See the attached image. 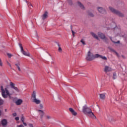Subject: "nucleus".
<instances>
[{
  "instance_id": "f257e3e1",
  "label": "nucleus",
  "mask_w": 127,
  "mask_h": 127,
  "mask_svg": "<svg viewBox=\"0 0 127 127\" xmlns=\"http://www.w3.org/2000/svg\"><path fill=\"white\" fill-rule=\"evenodd\" d=\"M1 91L2 92V97H3L4 99H6L7 97H9V99L11 98V95H12V93H9L7 88H5L3 89V87L1 86Z\"/></svg>"
},
{
  "instance_id": "f03ea898",
  "label": "nucleus",
  "mask_w": 127,
  "mask_h": 127,
  "mask_svg": "<svg viewBox=\"0 0 127 127\" xmlns=\"http://www.w3.org/2000/svg\"><path fill=\"white\" fill-rule=\"evenodd\" d=\"M32 100L33 103L36 104V105H39L41 103L40 100L36 98V92L33 91L32 94Z\"/></svg>"
},
{
  "instance_id": "7ed1b4c3",
  "label": "nucleus",
  "mask_w": 127,
  "mask_h": 127,
  "mask_svg": "<svg viewBox=\"0 0 127 127\" xmlns=\"http://www.w3.org/2000/svg\"><path fill=\"white\" fill-rule=\"evenodd\" d=\"M19 46L21 49V52L23 55L24 56H27V57H30V53L29 52H25L23 50V47H22V45L21 44H19Z\"/></svg>"
},
{
  "instance_id": "20e7f679",
  "label": "nucleus",
  "mask_w": 127,
  "mask_h": 127,
  "mask_svg": "<svg viewBox=\"0 0 127 127\" xmlns=\"http://www.w3.org/2000/svg\"><path fill=\"white\" fill-rule=\"evenodd\" d=\"M109 9L112 11V12H113V13H115V14H117V15H119V16H123V13H121L119 11H118L115 8H114L113 7L110 6Z\"/></svg>"
},
{
  "instance_id": "39448f33",
  "label": "nucleus",
  "mask_w": 127,
  "mask_h": 127,
  "mask_svg": "<svg viewBox=\"0 0 127 127\" xmlns=\"http://www.w3.org/2000/svg\"><path fill=\"white\" fill-rule=\"evenodd\" d=\"M86 59L88 61H92L94 60V54H93V53H92L90 51H89Z\"/></svg>"
},
{
  "instance_id": "423d86ee",
  "label": "nucleus",
  "mask_w": 127,
  "mask_h": 127,
  "mask_svg": "<svg viewBox=\"0 0 127 127\" xmlns=\"http://www.w3.org/2000/svg\"><path fill=\"white\" fill-rule=\"evenodd\" d=\"M91 111L92 110H91L90 108L88 107L87 105H85L82 107V112L85 115H87L89 112H91Z\"/></svg>"
},
{
  "instance_id": "0eeeda50",
  "label": "nucleus",
  "mask_w": 127,
  "mask_h": 127,
  "mask_svg": "<svg viewBox=\"0 0 127 127\" xmlns=\"http://www.w3.org/2000/svg\"><path fill=\"white\" fill-rule=\"evenodd\" d=\"M97 9L98 11L100 13H103V14L106 13V10L103 7L98 6L97 7Z\"/></svg>"
},
{
  "instance_id": "6e6552de",
  "label": "nucleus",
  "mask_w": 127,
  "mask_h": 127,
  "mask_svg": "<svg viewBox=\"0 0 127 127\" xmlns=\"http://www.w3.org/2000/svg\"><path fill=\"white\" fill-rule=\"evenodd\" d=\"M112 70H113L112 69V67H111L108 65H105L104 66V72H105L106 73H108V72H111V71H112Z\"/></svg>"
},
{
  "instance_id": "1a4fd4ad",
  "label": "nucleus",
  "mask_w": 127,
  "mask_h": 127,
  "mask_svg": "<svg viewBox=\"0 0 127 127\" xmlns=\"http://www.w3.org/2000/svg\"><path fill=\"white\" fill-rule=\"evenodd\" d=\"M87 116L92 118V119H96V116L94 115V113L91 111H89L87 114Z\"/></svg>"
},
{
  "instance_id": "9d476101",
  "label": "nucleus",
  "mask_w": 127,
  "mask_h": 127,
  "mask_svg": "<svg viewBox=\"0 0 127 127\" xmlns=\"http://www.w3.org/2000/svg\"><path fill=\"white\" fill-rule=\"evenodd\" d=\"M23 102V100H22V99H17L15 101V103L17 106H20V105H21V104H22Z\"/></svg>"
},
{
  "instance_id": "9b49d317",
  "label": "nucleus",
  "mask_w": 127,
  "mask_h": 127,
  "mask_svg": "<svg viewBox=\"0 0 127 127\" xmlns=\"http://www.w3.org/2000/svg\"><path fill=\"white\" fill-rule=\"evenodd\" d=\"M0 124L2 127H6L7 125V120H6V119H3L1 121Z\"/></svg>"
},
{
  "instance_id": "f8f14e48",
  "label": "nucleus",
  "mask_w": 127,
  "mask_h": 127,
  "mask_svg": "<svg viewBox=\"0 0 127 127\" xmlns=\"http://www.w3.org/2000/svg\"><path fill=\"white\" fill-rule=\"evenodd\" d=\"M69 111L71 113V114L72 115V116H75L77 114V112H76V111H75V110H74V109H73V108H69Z\"/></svg>"
},
{
  "instance_id": "ddd939ff",
  "label": "nucleus",
  "mask_w": 127,
  "mask_h": 127,
  "mask_svg": "<svg viewBox=\"0 0 127 127\" xmlns=\"http://www.w3.org/2000/svg\"><path fill=\"white\" fill-rule=\"evenodd\" d=\"M47 17H48V12L47 11H46L42 16V19H46Z\"/></svg>"
},
{
  "instance_id": "4468645a",
  "label": "nucleus",
  "mask_w": 127,
  "mask_h": 127,
  "mask_svg": "<svg viewBox=\"0 0 127 127\" xmlns=\"http://www.w3.org/2000/svg\"><path fill=\"white\" fill-rule=\"evenodd\" d=\"M76 4L77 5L80 6V7H81V8L82 9L85 8V7H84V5H83L81 2L78 1L76 2Z\"/></svg>"
},
{
  "instance_id": "2eb2a0df",
  "label": "nucleus",
  "mask_w": 127,
  "mask_h": 127,
  "mask_svg": "<svg viewBox=\"0 0 127 127\" xmlns=\"http://www.w3.org/2000/svg\"><path fill=\"white\" fill-rule=\"evenodd\" d=\"M98 35L102 39H105V38H106L105 35L101 32L98 33Z\"/></svg>"
},
{
  "instance_id": "dca6fc26",
  "label": "nucleus",
  "mask_w": 127,
  "mask_h": 127,
  "mask_svg": "<svg viewBox=\"0 0 127 127\" xmlns=\"http://www.w3.org/2000/svg\"><path fill=\"white\" fill-rule=\"evenodd\" d=\"M100 99H102V100H105V99H106V96L105 95V94H100Z\"/></svg>"
},
{
  "instance_id": "f3484780",
  "label": "nucleus",
  "mask_w": 127,
  "mask_h": 127,
  "mask_svg": "<svg viewBox=\"0 0 127 127\" xmlns=\"http://www.w3.org/2000/svg\"><path fill=\"white\" fill-rule=\"evenodd\" d=\"M91 34L93 37H94V38H96V39H99L97 35H96L94 32H91Z\"/></svg>"
},
{
  "instance_id": "a211bd4d",
  "label": "nucleus",
  "mask_w": 127,
  "mask_h": 127,
  "mask_svg": "<svg viewBox=\"0 0 127 127\" xmlns=\"http://www.w3.org/2000/svg\"><path fill=\"white\" fill-rule=\"evenodd\" d=\"M101 57V55L96 54L95 55H94V59H96V58H100V57Z\"/></svg>"
},
{
  "instance_id": "6ab92c4d",
  "label": "nucleus",
  "mask_w": 127,
  "mask_h": 127,
  "mask_svg": "<svg viewBox=\"0 0 127 127\" xmlns=\"http://www.w3.org/2000/svg\"><path fill=\"white\" fill-rule=\"evenodd\" d=\"M13 89L16 92V93H19L20 92L19 89H18L16 87H13Z\"/></svg>"
},
{
  "instance_id": "aec40b11",
  "label": "nucleus",
  "mask_w": 127,
  "mask_h": 127,
  "mask_svg": "<svg viewBox=\"0 0 127 127\" xmlns=\"http://www.w3.org/2000/svg\"><path fill=\"white\" fill-rule=\"evenodd\" d=\"M110 39L112 41L113 43H115V44H120V41H118L117 42H115L114 40H113V39H112V38H110Z\"/></svg>"
},
{
  "instance_id": "412c9836",
  "label": "nucleus",
  "mask_w": 127,
  "mask_h": 127,
  "mask_svg": "<svg viewBox=\"0 0 127 127\" xmlns=\"http://www.w3.org/2000/svg\"><path fill=\"white\" fill-rule=\"evenodd\" d=\"M116 23L115 22H112L111 24V27L112 28H115V27H116Z\"/></svg>"
},
{
  "instance_id": "4be33fe9",
  "label": "nucleus",
  "mask_w": 127,
  "mask_h": 127,
  "mask_svg": "<svg viewBox=\"0 0 127 127\" xmlns=\"http://www.w3.org/2000/svg\"><path fill=\"white\" fill-rule=\"evenodd\" d=\"M80 42L82 43V44H83V45H86V42H85V40L84 39H81L80 40Z\"/></svg>"
},
{
  "instance_id": "5701e85b",
  "label": "nucleus",
  "mask_w": 127,
  "mask_h": 127,
  "mask_svg": "<svg viewBox=\"0 0 127 127\" xmlns=\"http://www.w3.org/2000/svg\"><path fill=\"white\" fill-rule=\"evenodd\" d=\"M100 58H101V59H103V60H107V57L105 56H103L102 55H100Z\"/></svg>"
},
{
  "instance_id": "b1692460",
  "label": "nucleus",
  "mask_w": 127,
  "mask_h": 127,
  "mask_svg": "<svg viewBox=\"0 0 127 127\" xmlns=\"http://www.w3.org/2000/svg\"><path fill=\"white\" fill-rule=\"evenodd\" d=\"M3 100L0 98V106H1V105H3Z\"/></svg>"
},
{
  "instance_id": "393cba45",
  "label": "nucleus",
  "mask_w": 127,
  "mask_h": 127,
  "mask_svg": "<svg viewBox=\"0 0 127 127\" xmlns=\"http://www.w3.org/2000/svg\"><path fill=\"white\" fill-rule=\"evenodd\" d=\"M113 79L114 80H115V79H117V73H116L115 72L113 73Z\"/></svg>"
},
{
  "instance_id": "a878e982",
  "label": "nucleus",
  "mask_w": 127,
  "mask_h": 127,
  "mask_svg": "<svg viewBox=\"0 0 127 127\" xmlns=\"http://www.w3.org/2000/svg\"><path fill=\"white\" fill-rule=\"evenodd\" d=\"M58 47H59V52H62V48L61 47H60V45L59 44H58Z\"/></svg>"
},
{
  "instance_id": "bb28decb",
  "label": "nucleus",
  "mask_w": 127,
  "mask_h": 127,
  "mask_svg": "<svg viewBox=\"0 0 127 127\" xmlns=\"http://www.w3.org/2000/svg\"><path fill=\"white\" fill-rule=\"evenodd\" d=\"M15 65H16V66H17V68L18 71H21V70L20 69V67H19V64H16Z\"/></svg>"
},
{
  "instance_id": "cd10ccee",
  "label": "nucleus",
  "mask_w": 127,
  "mask_h": 127,
  "mask_svg": "<svg viewBox=\"0 0 127 127\" xmlns=\"http://www.w3.org/2000/svg\"><path fill=\"white\" fill-rule=\"evenodd\" d=\"M24 120H25L24 116H22L21 117V121L22 123H23L24 122Z\"/></svg>"
},
{
  "instance_id": "c85d7f7f",
  "label": "nucleus",
  "mask_w": 127,
  "mask_h": 127,
  "mask_svg": "<svg viewBox=\"0 0 127 127\" xmlns=\"http://www.w3.org/2000/svg\"><path fill=\"white\" fill-rule=\"evenodd\" d=\"M10 86H11V88H12V89H13V87H15V86H14V84H13L12 82L10 83Z\"/></svg>"
},
{
  "instance_id": "c756f323",
  "label": "nucleus",
  "mask_w": 127,
  "mask_h": 127,
  "mask_svg": "<svg viewBox=\"0 0 127 127\" xmlns=\"http://www.w3.org/2000/svg\"><path fill=\"white\" fill-rule=\"evenodd\" d=\"M7 55L8 58H11V57H12V55L11 54H7Z\"/></svg>"
},
{
  "instance_id": "7c9ffc66",
  "label": "nucleus",
  "mask_w": 127,
  "mask_h": 127,
  "mask_svg": "<svg viewBox=\"0 0 127 127\" xmlns=\"http://www.w3.org/2000/svg\"><path fill=\"white\" fill-rule=\"evenodd\" d=\"M46 119H47L48 120H50L51 119V116H49V115H47L46 116Z\"/></svg>"
},
{
  "instance_id": "2f4dec72",
  "label": "nucleus",
  "mask_w": 127,
  "mask_h": 127,
  "mask_svg": "<svg viewBox=\"0 0 127 127\" xmlns=\"http://www.w3.org/2000/svg\"><path fill=\"white\" fill-rule=\"evenodd\" d=\"M38 111L40 114H44V112H43L42 110H39Z\"/></svg>"
},
{
  "instance_id": "473e14b6",
  "label": "nucleus",
  "mask_w": 127,
  "mask_h": 127,
  "mask_svg": "<svg viewBox=\"0 0 127 127\" xmlns=\"http://www.w3.org/2000/svg\"><path fill=\"white\" fill-rule=\"evenodd\" d=\"M67 1L70 5L72 4V0H67Z\"/></svg>"
},
{
  "instance_id": "72a5a7b5",
  "label": "nucleus",
  "mask_w": 127,
  "mask_h": 127,
  "mask_svg": "<svg viewBox=\"0 0 127 127\" xmlns=\"http://www.w3.org/2000/svg\"><path fill=\"white\" fill-rule=\"evenodd\" d=\"M39 107H40V109H41V110H42V109H43V105L41 104L39 105Z\"/></svg>"
},
{
  "instance_id": "f704fd0d",
  "label": "nucleus",
  "mask_w": 127,
  "mask_h": 127,
  "mask_svg": "<svg viewBox=\"0 0 127 127\" xmlns=\"http://www.w3.org/2000/svg\"><path fill=\"white\" fill-rule=\"evenodd\" d=\"M89 16H91L92 17H93V16H94V14H93V13H89Z\"/></svg>"
},
{
  "instance_id": "c9c22d12",
  "label": "nucleus",
  "mask_w": 127,
  "mask_h": 127,
  "mask_svg": "<svg viewBox=\"0 0 127 127\" xmlns=\"http://www.w3.org/2000/svg\"><path fill=\"white\" fill-rule=\"evenodd\" d=\"M15 121H19V117H16L15 118Z\"/></svg>"
},
{
  "instance_id": "e433bc0d",
  "label": "nucleus",
  "mask_w": 127,
  "mask_h": 127,
  "mask_svg": "<svg viewBox=\"0 0 127 127\" xmlns=\"http://www.w3.org/2000/svg\"><path fill=\"white\" fill-rule=\"evenodd\" d=\"M113 51L115 53L116 55L118 57H119V54L117 53V52H116L115 51Z\"/></svg>"
},
{
  "instance_id": "4c0bfd02",
  "label": "nucleus",
  "mask_w": 127,
  "mask_h": 127,
  "mask_svg": "<svg viewBox=\"0 0 127 127\" xmlns=\"http://www.w3.org/2000/svg\"><path fill=\"white\" fill-rule=\"evenodd\" d=\"M17 115V114H16V113H14L12 114L13 117H16Z\"/></svg>"
},
{
  "instance_id": "58836bf2",
  "label": "nucleus",
  "mask_w": 127,
  "mask_h": 127,
  "mask_svg": "<svg viewBox=\"0 0 127 127\" xmlns=\"http://www.w3.org/2000/svg\"><path fill=\"white\" fill-rule=\"evenodd\" d=\"M7 64L9 67H11V64H10V63H8V62H7Z\"/></svg>"
},
{
  "instance_id": "ea45409f",
  "label": "nucleus",
  "mask_w": 127,
  "mask_h": 127,
  "mask_svg": "<svg viewBox=\"0 0 127 127\" xmlns=\"http://www.w3.org/2000/svg\"><path fill=\"white\" fill-rule=\"evenodd\" d=\"M0 66H2V63L1 62V60L0 59Z\"/></svg>"
},
{
  "instance_id": "a19ab883",
  "label": "nucleus",
  "mask_w": 127,
  "mask_h": 127,
  "mask_svg": "<svg viewBox=\"0 0 127 127\" xmlns=\"http://www.w3.org/2000/svg\"><path fill=\"white\" fill-rule=\"evenodd\" d=\"M29 127H33V125L31 124H29Z\"/></svg>"
},
{
  "instance_id": "79ce46f5",
  "label": "nucleus",
  "mask_w": 127,
  "mask_h": 127,
  "mask_svg": "<svg viewBox=\"0 0 127 127\" xmlns=\"http://www.w3.org/2000/svg\"><path fill=\"white\" fill-rule=\"evenodd\" d=\"M22 123H23L24 126H25V127H26V126H27V124H26V123H24V122H22Z\"/></svg>"
},
{
  "instance_id": "37998d69",
  "label": "nucleus",
  "mask_w": 127,
  "mask_h": 127,
  "mask_svg": "<svg viewBox=\"0 0 127 127\" xmlns=\"http://www.w3.org/2000/svg\"><path fill=\"white\" fill-rule=\"evenodd\" d=\"M72 35H73V36H74V34H75V33L74 32V31H72Z\"/></svg>"
},
{
  "instance_id": "c03bdc74",
  "label": "nucleus",
  "mask_w": 127,
  "mask_h": 127,
  "mask_svg": "<svg viewBox=\"0 0 127 127\" xmlns=\"http://www.w3.org/2000/svg\"><path fill=\"white\" fill-rule=\"evenodd\" d=\"M122 56V57H123V58H126L125 57V56Z\"/></svg>"
},
{
  "instance_id": "a18cd8bd",
  "label": "nucleus",
  "mask_w": 127,
  "mask_h": 127,
  "mask_svg": "<svg viewBox=\"0 0 127 127\" xmlns=\"http://www.w3.org/2000/svg\"><path fill=\"white\" fill-rule=\"evenodd\" d=\"M5 112H6V109L5 110Z\"/></svg>"
},
{
  "instance_id": "49530a36",
  "label": "nucleus",
  "mask_w": 127,
  "mask_h": 127,
  "mask_svg": "<svg viewBox=\"0 0 127 127\" xmlns=\"http://www.w3.org/2000/svg\"><path fill=\"white\" fill-rule=\"evenodd\" d=\"M117 35H119V34H118Z\"/></svg>"
}]
</instances>
